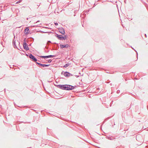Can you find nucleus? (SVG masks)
Segmentation results:
<instances>
[{
  "instance_id": "f257e3e1",
  "label": "nucleus",
  "mask_w": 148,
  "mask_h": 148,
  "mask_svg": "<svg viewBox=\"0 0 148 148\" xmlns=\"http://www.w3.org/2000/svg\"><path fill=\"white\" fill-rule=\"evenodd\" d=\"M75 87L74 86L69 85H66V90H71L74 89Z\"/></svg>"
},
{
  "instance_id": "f03ea898",
  "label": "nucleus",
  "mask_w": 148,
  "mask_h": 148,
  "mask_svg": "<svg viewBox=\"0 0 148 148\" xmlns=\"http://www.w3.org/2000/svg\"><path fill=\"white\" fill-rule=\"evenodd\" d=\"M26 39H25L24 40L23 46L24 49H26V51L29 49L27 45L26 42Z\"/></svg>"
},
{
  "instance_id": "7ed1b4c3",
  "label": "nucleus",
  "mask_w": 148,
  "mask_h": 148,
  "mask_svg": "<svg viewBox=\"0 0 148 148\" xmlns=\"http://www.w3.org/2000/svg\"><path fill=\"white\" fill-rule=\"evenodd\" d=\"M57 37L58 39L60 40H65L66 39V36H65V37H63L62 35H59L57 34Z\"/></svg>"
},
{
  "instance_id": "20e7f679",
  "label": "nucleus",
  "mask_w": 148,
  "mask_h": 148,
  "mask_svg": "<svg viewBox=\"0 0 148 148\" xmlns=\"http://www.w3.org/2000/svg\"><path fill=\"white\" fill-rule=\"evenodd\" d=\"M56 86L60 89L66 90V85H58Z\"/></svg>"
},
{
  "instance_id": "39448f33",
  "label": "nucleus",
  "mask_w": 148,
  "mask_h": 148,
  "mask_svg": "<svg viewBox=\"0 0 148 148\" xmlns=\"http://www.w3.org/2000/svg\"><path fill=\"white\" fill-rule=\"evenodd\" d=\"M29 57L32 60L35 62L37 61V59L32 54H30L29 55Z\"/></svg>"
},
{
  "instance_id": "423d86ee",
  "label": "nucleus",
  "mask_w": 148,
  "mask_h": 148,
  "mask_svg": "<svg viewBox=\"0 0 148 148\" xmlns=\"http://www.w3.org/2000/svg\"><path fill=\"white\" fill-rule=\"evenodd\" d=\"M36 64L38 65V66H42L43 67H45L48 66L50 65V64H42L38 62H36Z\"/></svg>"
},
{
  "instance_id": "0eeeda50",
  "label": "nucleus",
  "mask_w": 148,
  "mask_h": 148,
  "mask_svg": "<svg viewBox=\"0 0 148 148\" xmlns=\"http://www.w3.org/2000/svg\"><path fill=\"white\" fill-rule=\"evenodd\" d=\"M64 75L65 76L67 77H69L71 75L72 76V74H71L70 73L67 71L64 72Z\"/></svg>"
},
{
  "instance_id": "6e6552de",
  "label": "nucleus",
  "mask_w": 148,
  "mask_h": 148,
  "mask_svg": "<svg viewBox=\"0 0 148 148\" xmlns=\"http://www.w3.org/2000/svg\"><path fill=\"white\" fill-rule=\"evenodd\" d=\"M69 47V46L68 44H66L65 45H62L61 44L60 45V47L61 49H62L64 48H68Z\"/></svg>"
},
{
  "instance_id": "1a4fd4ad",
  "label": "nucleus",
  "mask_w": 148,
  "mask_h": 148,
  "mask_svg": "<svg viewBox=\"0 0 148 148\" xmlns=\"http://www.w3.org/2000/svg\"><path fill=\"white\" fill-rule=\"evenodd\" d=\"M59 32L62 34H65V31L64 28H61L59 29Z\"/></svg>"
},
{
  "instance_id": "9d476101",
  "label": "nucleus",
  "mask_w": 148,
  "mask_h": 148,
  "mask_svg": "<svg viewBox=\"0 0 148 148\" xmlns=\"http://www.w3.org/2000/svg\"><path fill=\"white\" fill-rule=\"evenodd\" d=\"M29 29L28 28H26L25 29V33L26 34H29V32L28 31H29Z\"/></svg>"
},
{
  "instance_id": "9b49d317",
  "label": "nucleus",
  "mask_w": 148,
  "mask_h": 148,
  "mask_svg": "<svg viewBox=\"0 0 148 148\" xmlns=\"http://www.w3.org/2000/svg\"><path fill=\"white\" fill-rule=\"evenodd\" d=\"M13 45L14 46V47H16L15 43V40H13Z\"/></svg>"
},
{
  "instance_id": "f8f14e48",
  "label": "nucleus",
  "mask_w": 148,
  "mask_h": 148,
  "mask_svg": "<svg viewBox=\"0 0 148 148\" xmlns=\"http://www.w3.org/2000/svg\"><path fill=\"white\" fill-rule=\"evenodd\" d=\"M40 57L42 58H48L47 56H40Z\"/></svg>"
},
{
  "instance_id": "ddd939ff",
  "label": "nucleus",
  "mask_w": 148,
  "mask_h": 148,
  "mask_svg": "<svg viewBox=\"0 0 148 148\" xmlns=\"http://www.w3.org/2000/svg\"><path fill=\"white\" fill-rule=\"evenodd\" d=\"M54 56H55L52 55L47 56L48 58H53Z\"/></svg>"
},
{
  "instance_id": "4468645a",
  "label": "nucleus",
  "mask_w": 148,
  "mask_h": 148,
  "mask_svg": "<svg viewBox=\"0 0 148 148\" xmlns=\"http://www.w3.org/2000/svg\"><path fill=\"white\" fill-rule=\"evenodd\" d=\"M69 65V64H66L64 66V67L66 68L68 67Z\"/></svg>"
},
{
  "instance_id": "2eb2a0df",
  "label": "nucleus",
  "mask_w": 148,
  "mask_h": 148,
  "mask_svg": "<svg viewBox=\"0 0 148 148\" xmlns=\"http://www.w3.org/2000/svg\"><path fill=\"white\" fill-rule=\"evenodd\" d=\"M108 139L109 140H112L113 139H114V138H112V137H108Z\"/></svg>"
},
{
  "instance_id": "dca6fc26",
  "label": "nucleus",
  "mask_w": 148,
  "mask_h": 148,
  "mask_svg": "<svg viewBox=\"0 0 148 148\" xmlns=\"http://www.w3.org/2000/svg\"><path fill=\"white\" fill-rule=\"evenodd\" d=\"M54 24L56 26H57L58 25V23H54Z\"/></svg>"
},
{
  "instance_id": "f3484780",
  "label": "nucleus",
  "mask_w": 148,
  "mask_h": 148,
  "mask_svg": "<svg viewBox=\"0 0 148 148\" xmlns=\"http://www.w3.org/2000/svg\"><path fill=\"white\" fill-rule=\"evenodd\" d=\"M52 61V60H48V62L49 63H50Z\"/></svg>"
},
{
  "instance_id": "a211bd4d",
  "label": "nucleus",
  "mask_w": 148,
  "mask_h": 148,
  "mask_svg": "<svg viewBox=\"0 0 148 148\" xmlns=\"http://www.w3.org/2000/svg\"><path fill=\"white\" fill-rule=\"evenodd\" d=\"M40 4H41V3H38V4L37 5V6H40Z\"/></svg>"
},
{
  "instance_id": "6ab92c4d",
  "label": "nucleus",
  "mask_w": 148,
  "mask_h": 148,
  "mask_svg": "<svg viewBox=\"0 0 148 148\" xmlns=\"http://www.w3.org/2000/svg\"><path fill=\"white\" fill-rule=\"evenodd\" d=\"M120 92V90H117V91H116V92H117V93H119Z\"/></svg>"
},
{
  "instance_id": "aec40b11",
  "label": "nucleus",
  "mask_w": 148,
  "mask_h": 148,
  "mask_svg": "<svg viewBox=\"0 0 148 148\" xmlns=\"http://www.w3.org/2000/svg\"><path fill=\"white\" fill-rule=\"evenodd\" d=\"M21 2V0H20L19 1H18L16 3V4H17V3H20Z\"/></svg>"
},
{
  "instance_id": "412c9836",
  "label": "nucleus",
  "mask_w": 148,
  "mask_h": 148,
  "mask_svg": "<svg viewBox=\"0 0 148 148\" xmlns=\"http://www.w3.org/2000/svg\"><path fill=\"white\" fill-rule=\"evenodd\" d=\"M48 42L51 43V42L50 41H48Z\"/></svg>"
},
{
  "instance_id": "4be33fe9",
  "label": "nucleus",
  "mask_w": 148,
  "mask_h": 148,
  "mask_svg": "<svg viewBox=\"0 0 148 148\" xmlns=\"http://www.w3.org/2000/svg\"><path fill=\"white\" fill-rule=\"evenodd\" d=\"M145 36H146V37H147V36H146V34H145Z\"/></svg>"
},
{
  "instance_id": "5701e85b",
  "label": "nucleus",
  "mask_w": 148,
  "mask_h": 148,
  "mask_svg": "<svg viewBox=\"0 0 148 148\" xmlns=\"http://www.w3.org/2000/svg\"><path fill=\"white\" fill-rule=\"evenodd\" d=\"M39 21H37L36 23H37L38 22H39Z\"/></svg>"
},
{
  "instance_id": "b1692460",
  "label": "nucleus",
  "mask_w": 148,
  "mask_h": 148,
  "mask_svg": "<svg viewBox=\"0 0 148 148\" xmlns=\"http://www.w3.org/2000/svg\"><path fill=\"white\" fill-rule=\"evenodd\" d=\"M132 49H134H134L133 48H132Z\"/></svg>"
},
{
  "instance_id": "393cba45",
  "label": "nucleus",
  "mask_w": 148,
  "mask_h": 148,
  "mask_svg": "<svg viewBox=\"0 0 148 148\" xmlns=\"http://www.w3.org/2000/svg\"><path fill=\"white\" fill-rule=\"evenodd\" d=\"M132 49H134H134L133 48H132Z\"/></svg>"
},
{
  "instance_id": "a878e982",
  "label": "nucleus",
  "mask_w": 148,
  "mask_h": 148,
  "mask_svg": "<svg viewBox=\"0 0 148 148\" xmlns=\"http://www.w3.org/2000/svg\"><path fill=\"white\" fill-rule=\"evenodd\" d=\"M132 49H134H134L133 48H132Z\"/></svg>"
},
{
  "instance_id": "bb28decb",
  "label": "nucleus",
  "mask_w": 148,
  "mask_h": 148,
  "mask_svg": "<svg viewBox=\"0 0 148 148\" xmlns=\"http://www.w3.org/2000/svg\"><path fill=\"white\" fill-rule=\"evenodd\" d=\"M137 136H136V139H137Z\"/></svg>"
}]
</instances>
